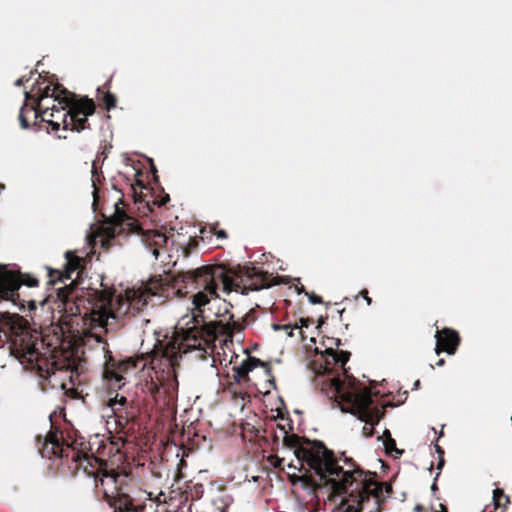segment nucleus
Instances as JSON below:
<instances>
[{
    "label": "nucleus",
    "instance_id": "f257e3e1",
    "mask_svg": "<svg viewBox=\"0 0 512 512\" xmlns=\"http://www.w3.org/2000/svg\"><path fill=\"white\" fill-rule=\"evenodd\" d=\"M195 292L191 296V314L182 316L176 324L177 338L161 339L160 332H153L147 339V353L161 354L172 365L181 353L191 349H202L203 330L199 326V318L205 323L208 336L215 338L225 336V341L240 343L243 339V326L234 320L230 309L232 305L220 296L233 291L238 292L240 286L226 274L221 266L202 267L192 273Z\"/></svg>",
    "mask_w": 512,
    "mask_h": 512
},
{
    "label": "nucleus",
    "instance_id": "f03ea898",
    "mask_svg": "<svg viewBox=\"0 0 512 512\" xmlns=\"http://www.w3.org/2000/svg\"><path fill=\"white\" fill-rule=\"evenodd\" d=\"M285 442L295 447L294 454L300 469L308 466L320 482L330 485L332 491L341 496L335 512H379L380 500L390 492V487L384 488L372 474L353 468V464L343 470L321 442L297 447L299 439L295 435L286 436Z\"/></svg>",
    "mask_w": 512,
    "mask_h": 512
},
{
    "label": "nucleus",
    "instance_id": "7ed1b4c3",
    "mask_svg": "<svg viewBox=\"0 0 512 512\" xmlns=\"http://www.w3.org/2000/svg\"><path fill=\"white\" fill-rule=\"evenodd\" d=\"M147 289L127 291L126 295H111L102 292L92 307L85 324L91 329L102 328L106 332L114 331L122 325L123 318L130 309H139L140 305H147L149 299L155 296Z\"/></svg>",
    "mask_w": 512,
    "mask_h": 512
},
{
    "label": "nucleus",
    "instance_id": "20e7f679",
    "mask_svg": "<svg viewBox=\"0 0 512 512\" xmlns=\"http://www.w3.org/2000/svg\"><path fill=\"white\" fill-rule=\"evenodd\" d=\"M322 390L330 398L340 399L350 405L349 412L364 423L362 434L370 437L374 433L383 415L382 410L373 405L370 390L367 387L359 388L351 382H341L339 378H330L322 384Z\"/></svg>",
    "mask_w": 512,
    "mask_h": 512
},
{
    "label": "nucleus",
    "instance_id": "39448f33",
    "mask_svg": "<svg viewBox=\"0 0 512 512\" xmlns=\"http://www.w3.org/2000/svg\"><path fill=\"white\" fill-rule=\"evenodd\" d=\"M153 366L147 368V361L143 357L140 358H129L119 362L117 365H111L107 367L105 371V378L107 382L108 390H119L121 389L126 381L138 373L143 371L144 376L150 379L147 383L148 390L151 393H156L159 390V385L163 381V372H159L155 368L154 361Z\"/></svg>",
    "mask_w": 512,
    "mask_h": 512
},
{
    "label": "nucleus",
    "instance_id": "423d86ee",
    "mask_svg": "<svg viewBox=\"0 0 512 512\" xmlns=\"http://www.w3.org/2000/svg\"><path fill=\"white\" fill-rule=\"evenodd\" d=\"M41 336L36 330L22 325L11 327V355L17 358L22 365L37 367L41 353L39 351Z\"/></svg>",
    "mask_w": 512,
    "mask_h": 512
},
{
    "label": "nucleus",
    "instance_id": "0eeeda50",
    "mask_svg": "<svg viewBox=\"0 0 512 512\" xmlns=\"http://www.w3.org/2000/svg\"><path fill=\"white\" fill-rule=\"evenodd\" d=\"M105 497L114 508L113 512H134L133 499L129 495L128 474L124 472H107L102 480Z\"/></svg>",
    "mask_w": 512,
    "mask_h": 512
},
{
    "label": "nucleus",
    "instance_id": "6e6552de",
    "mask_svg": "<svg viewBox=\"0 0 512 512\" xmlns=\"http://www.w3.org/2000/svg\"><path fill=\"white\" fill-rule=\"evenodd\" d=\"M117 224L123 228H128L131 232L141 235V241L147 248L152 250L155 259L158 258L159 248L167 242V236L165 234L155 230L144 231L134 218L125 214L118 216Z\"/></svg>",
    "mask_w": 512,
    "mask_h": 512
},
{
    "label": "nucleus",
    "instance_id": "1a4fd4ad",
    "mask_svg": "<svg viewBox=\"0 0 512 512\" xmlns=\"http://www.w3.org/2000/svg\"><path fill=\"white\" fill-rule=\"evenodd\" d=\"M95 111V105L90 99H81L80 101L71 104L70 106V119L74 121L77 131L84 128L88 116L92 115Z\"/></svg>",
    "mask_w": 512,
    "mask_h": 512
},
{
    "label": "nucleus",
    "instance_id": "9d476101",
    "mask_svg": "<svg viewBox=\"0 0 512 512\" xmlns=\"http://www.w3.org/2000/svg\"><path fill=\"white\" fill-rule=\"evenodd\" d=\"M436 348L435 351L439 354L442 351L452 355L455 353L459 344V336L456 331L445 328L442 331H437L436 335Z\"/></svg>",
    "mask_w": 512,
    "mask_h": 512
},
{
    "label": "nucleus",
    "instance_id": "9b49d317",
    "mask_svg": "<svg viewBox=\"0 0 512 512\" xmlns=\"http://www.w3.org/2000/svg\"><path fill=\"white\" fill-rule=\"evenodd\" d=\"M21 286L19 277L6 269V266H0V297L8 299L13 296Z\"/></svg>",
    "mask_w": 512,
    "mask_h": 512
},
{
    "label": "nucleus",
    "instance_id": "f8f14e48",
    "mask_svg": "<svg viewBox=\"0 0 512 512\" xmlns=\"http://www.w3.org/2000/svg\"><path fill=\"white\" fill-rule=\"evenodd\" d=\"M56 90H58L57 87L50 88L49 86H47L41 98L39 99L38 107L36 109V114L40 113L42 120L47 122L54 131L59 130V128L62 126V123L58 120L50 119L47 117V114L50 111V109L48 107L44 108V101H47L49 98L54 99V94L56 93Z\"/></svg>",
    "mask_w": 512,
    "mask_h": 512
},
{
    "label": "nucleus",
    "instance_id": "ddd939ff",
    "mask_svg": "<svg viewBox=\"0 0 512 512\" xmlns=\"http://www.w3.org/2000/svg\"><path fill=\"white\" fill-rule=\"evenodd\" d=\"M66 264L64 273L61 274L60 279L63 281L64 279L71 280V283H74L80 277V267L82 259L75 255L72 251H67L65 253Z\"/></svg>",
    "mask_w": 512,
    "mask_h": 512
},
{
    "label": "nucleus",
    "instance_id": "4468645a",
    "mask_svg": "<svg viewBox=\"0 0 512 512\" xmlns=\"http://www.w3.org/2000/svg\"><path fill=\"white\" fill-rule=\"evenodd\" d=\"M53 101H58V104L61 105V110H56V112L59 114V118H61L63 129H70L72 131L75 130L77 127L74 125V121H71L70 119V101L66 97L61 98L57 91L54 94Z\"/></svg>",
    "mask_w": 512,
    "mask_h": 512
},
{
    "label": "nucleus",
    "instance_id": "2eb2a0df",
    "mask_svg": "<svg viewBox=\"0 0 512 512\" xmlns=\"http://www.w3.org/2000/svg\"><path fill=\"white\" fill-rule=\"evenodd\" d=\"M114 391L115 390H109L107 405L115 416L122 417L121 413L127 409L129 402L127 401L126 397L118 393H116L115 396H112Z\"/></svg>",
    "mask_w": 512,
    "mask_h": 512
},
{
    "label": "nucleus",
    "instance_id": "dca6fc26",
    "mask_svg": "<svg viewBox=\"0 0 512 512\" xmlns=\"http://www.w3.org/2000/svg\"><path fill=\"white\" fill-rule=\"evenodd\" d=\"M382 437H385V439L383 440V445H384V447H385L387 452L395 451L398 454H402L403 453L402 450L396 449V442L391 437L390 431L388 429H384L382 436L378 435L377 439L380 440Z\"/></svg>",
    "mask_w": 512,
    "mask_h": 512
},
{
    "label": "nucleus",
    "instance_id": "f3484780",
    "mask_svg": "<svg viewBox=\"0 0 512 512\" xmlns=\"http://www.w3.org/2000/svg\"><path fill=\"white\" fill-rule=\"evenodd\" d=\"M233 370L235 372V379L239 382L242 377H245L253 370V365H251L246 358L239 366H235Z\"/></svg>",
    "mask_w": 512,
    "mask_h": 512
},
{
    "label": "nucleus",
    "instance_id": "a211bd4d",
    "mask_svg": "<svg viewBox=\"0 0 512 512\" xmlns=\"http://www.w3.org/2000/svg\"><path fill=\"white\" fill-rule=\"evenodd\" d=\"M301 322V326H298L297 324H295L294 326L290 325V324H286V325H274V329L275 330H278V329H281V330H284L287 332V335L289 337H293L294 336V330H297L299 336H302V327L303 326H306L307 327V323H306V320L304 319H301L300 320Z\"/></svg>",
    "mask_w": 512,
    "mask_h": 512
},
{
    "label": "nucleus",
    "instance_id": "6ab92c4d",
    "mask_svg": "<svg viewBox=\"0 0 512 512\" xmlns=\"http://www.w3.org/2000/svg\"><path fill=\"white\" fill-rule=\"evenodd\" d=\"M48 107L50 111L47 114V117L50 119L58 120L61 122V118H59V114L56 112V110H61V105L58 104V101H53L52 106H49L46 104V101H44V108Z\"/></svg>",
    "mask_w": 512,
    "mask_h": 512
},
{
    "label": "nucleus",
    "instance_id": "aec40b11",
    "mask_svg": "<svg viewBox=\"0 0 512 512\" xmlns=\"http://www.w3.org/2000/svg\"><path fill=\"white\" fill-rule=\"evenodd\" d=\"M103 101H104V104H105V107L107 110H110L111 108L115 107V105H116V99L110 93L105 94Z\"/></svg>",
    "mask_w": 512,
    "mask_h": 512
},
{
    "label": "nucleus",
    "instance_id": "412c9836",
    "mask_svg": "<svg viewBox=\"0 0 512 512\" xmlns=\"http://www.w3.org/2000/svg\"><path fill=\"white\" fill-rule=\"evenodd\" d=\"M247 360H248V362L251 365H253V369L256 368V367H263V366H265V363L263 361H261L260 359H258V358L247 357Z\"/></svg>",
    "mask_w": 512,
    "mask_h": 512
},
{
    "label": "nucleus",
    "instance_id": "4be33fe9",
    "mask_svg": "<svg viewBox=\"0 0 512 512\" xmlns=\"http://www.w3.org/2000/svg\"><path fill=\"white\" fill-rule=\"evenodd\" d=\"M503 496H504V494H503V491H502V490H500V489H498V488H497V489H495V490H493V501H494V503H495V507H498V506H499V499H500L501 497H503Z\"/></svg>",
    "mask_w": 512,
    "mask_h": 512
},
{
    "label": "nucleus",
    "instance_id": "5701e85b",
    "mask_svg": "<svg viewBox=\"0 0 512 512\" xmlns=\"http://www.w3.org/2000/svg\"><path fill=\"white\" fill-rule=\"evenodd\" d=\"M24 107L21 108V111H20V114H19V120H20V123H21V127L23 129H27L29 127V123L27 121V119L23 116V111Z\"/></svg>",
    "mask_w": 512,
    "mask_h": 512
},
{
    "label": "nucleus",
    "instance_id": "b1692460",
    "mask_svg": "<svg viewBox=\"0 0 512 512\" xmlns=\"http://www.w3.org/2000/svg\"><path fill=\"white\" fill-rule=\"evenodd\" d=\"M269 461L275 468H280L284 459H280L278 457H271Z\"/></svg>",
    "mask_w": 512,
    "mask_h": 512
},
{
    "label": "nucleus",
    "instance_id": "393cba45",
    "mask_svg": "<svg viewBox=\"0 0 512 512\" xmlns=\"http://www.w3.org/2000/svg\"><path fill=\"white\" fill-rule=\"evenodd\" d=\"M309 302L311 304H320V303H322V299H321L320 296H317L315 294H311V295H309Z\"/></svg>",
    "mask_w": 512,
    "mask_h": 512
},
{
    "label": "nucleus",
    "instance_id": "a878e982",
    "mask_svg": "<svg viewBox=\"0 0 512 512\" xmlns=\"http://www.w3.org/2000/svg\"><path fill=\"white\" fill-rule=\"evenodd\" d=\"M348 360V354L341 353V355L335 360L337 363L344 365Z\"/></svg>",
    "mask_w": 512,
    "mask_h": 512
},
{
    "label": "nucleus",
    "instance_id": "bb28decb",
    "mask_svg": "<svg viewBox=\"0 0 512 512\" xmlns=\"http://www.w3.org/2000/svg\"><path fill=\"white\" fill-rule=\"evenodd\" d=\"M362 294L364 296V299L368 305L371 304V298L367 296V290L362 291Z\"/></svg>",
    "mask_w": 512,
    "mask_h": 512
},
{
    "label": "nucleus",
    "instance_id": "cd10ccee",
    "mask_svg": "<svg viewBox=\"0 0 512 512\" xmlns=\"http://www.w3.org/2000/svg\"><path fill=\"white\" fill-rule=\"evenodd\" d=\"M217 235H218V237H223V238L226 237L225 231H223V230H220Z\"/></svg>",
    "mask_w": 512,
    "mask_h": 512
},
{
    "label": "nucleus",
    "instance_id": "c85d7f7f",
    "mask_svg": "<svg viewBox=\"0 0 512 512\" xmlns=\"http://www.w3.org/2000/svg\"><path fill=\"white\" fill-rule=\"evenodd\" d=\"M437 366H443L444 365V360L443 359H439L436 363Z\"/></svg>",
    "mask_w": 512,
    "mask_h": 512
},
{
    "label": "nucleus",
    "instance_id": "c756f323",
    "mask_svg": "<svg viewBox=\"0 0 512 512\" xmlns=\"http://www.w3.org/2000/svg\"><path fill=\"white\" fill-rule=\"evenodd\" d=\"M22 83V79H18L16 82H15V85H21Z\"/></svg>",
    "mask_w": 512,
    "mask_h": 512
},
{
    "label": "nucleus",
    "instance_id": "7c9ffc66",
    "mask_svg": "<svg viewBox=\"0 0 512 512\" xmlns=\"http://www.w3.org/2000/svg\"><path fill=\"white\" fill-rule=\"evenodd\" d=\"M289 467L297 468V465H296V464H293V463H290V464H289Z\"/></svg>",
    "mask_w": 512,
    "mask_h": 512
},
{
    "label": "nucleus",
    "instance_id": "2f4dec72",
    "mask_svg": "<svg viewBox=\"0 0 512 512\" xmlns=\"http://www.w3.org/2000/svg\"><path fill=\"white\" fill-rule=\"evenodd\" d=\"M246 288L243 289V291H241V294H246Z\"/></svg>",
    "mask_w": 512,
    "mask_h": 512
},
{
    "label": "nucleus",
    "instance_id": "473e14b6",
    "mask_svg": "<svg viewBox=\"0 0 512 512\" xmlns=\"http://www.w3.org/2000/svg\"><path fill=\"white\" fill-rule=\"evenodd\" d=\"M418 385H419V381H416L415 382V387H418Z\"/></svg>",
    "mask_w": 512,
    "mask_h": 512
}]
</instances>
